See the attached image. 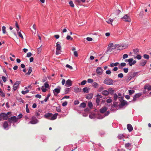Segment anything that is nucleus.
Returning <instances> with one entry per match:
<instances>
[{
    "mask_svg": "<svg viewBox=\"0 0 151 151\" xmlns=\"http://www.w3.org/2000/svg\"><path fill=\"white\" fill-rule=\"evenodd\" d=\"M104 83L108 85H113L114 83L113 81L110 78L106 79L104 81Z\"/></svg>",
    "mask_w": 151,
    "mask_h": 151,
    "instance_id": "20e7f679",
    "label": "nucleus"
},
{
    "mask_svg": "<svg viewBox=\"0 0 151 151\" xmlns=\"http://www.w3.org/2000/svg\"><path fill=\"white\" fill-rule=\"evenodd\" d=\"M144 88L145 90L147 89L148 91H150L151 90V85H146L144 86Z\"/></svg>",
    "mask_w": 151,
    "mask_h": 151,
    "instance_id": "412c9836",
    "label": "nucleus"
},
{
    "mask_svg": "<svg viewBox=\"0 0 151 151\" xmlns=\"http://www.w3.org/2000/svg\"><path fill=\"white\" fill-rule=\"evenodd\" d=\"M119 46V45L115 44L114 45V46L111 47L108 49H107V50L106 52V53H107L108 52H111L113 50L115 49L117 47Z\"/></svg>",
    "mask_w": 151,
    "mask_h": 151,
    "instance_id": "39448f33",
    "label": "nucleus"
},
{
    "mask_svg": "<svg viewBox=\"0 0 151 151\" xmlns=\"http://www.w3.org/2000/svg\"><path fill=\"white\" fill-rule=\"evenodd\" d=\"M81 89L79 88H75L74 91L75 92L78 93L81 91Z\"/></svg>",
    "mask_w": 151,
    "mask_h": 151,
    "instance_id": "473e14b6",
    "label": "nucleus"
},
{
    "mask_svg": "<svg viewBox=\"0 0 151 151\" xmlns=\"http://www.w3.org/2000/svg\"><path fill=\"white\" fill-rule=\"evenodd\" d=\"M133 52L136 55H138L139 53V49L138 48L134 49L133 50Z\"/></svg>",
    "mask_w": 151,
    "mask_h": 151,
    "instance_id": "5701e85b",
    "label": "nucleus"
},
{
    "mask_svg": "<svg viewBox=\"0 0 151 151\" xmlns=\"http://www.w3.org/2000/svg\"><path fill=\"white\" fill-rule=\"evenodd\" d=\"M69 4H70V5L72 7H73L74 6V4L73 3V1H70L69 2Z\"/></svg>",
    "mask_w": 151,
    "mask_h": 151,
    "instance_id": "09e8293b",
    "label": "nucleus"
},
{
    "mask_svg": "<svg viewBox=\"0 0 151 151\" xmlns=\"http://www.w3.org/2000/svg\"><path fill=\"white\" fill-rule=\"evenodd\" d=\"M142 95L141 93H138L135 94L133 97V99L132 101H135L137 100V98H138L140 97Z\"/></svg>",
    "mask_w": 151,
    "mask_h": 151,
    "instance_id": "9b49d317",
    "label": "nucleus"
},
{
    "mask_svg": "<svg viewBox=\"0 0 151 151\" xmlns=\"http://www.w3.org/2000/svg\"><path fill=\"white\" fill-rule=\"evenodd\" d=\"M124 137V136L123 134H119L117 136V138L119 139H123Z\"/></svg>",
    "mask_w": 151,
    "mask_h": 151,
    "instance_id": "2f4dec72",
    "label": "nucleus"
},
{
    "mask_svg": "<svg viewBox=\"0 0 151 151\" xmlns=\"http://www.w3.org/2000/svg\"><path fill=\"white\" fill-rule=\"evenodd\" d=\"M32 71V68L31 67L29 68V70L28 72L25 74L26 75H29Z\"/></svg>",
    "mask_w": 151,
    "mask_h": 151,
    "instance_id": "c756f323",
    "label": "nucleus"
},
{
    "mask_svg": "<svg viewBox=\"0 0 151 151\" xmlns=\"http://www.w3.org/2000/svg\"><path fill=\"white\" fill-rule=\"evenodd\" d=\"M125 147L127 149L131 150L132 147H131V144L130 143H126L125 144Z\"/></svg>",
    "mask_w": 151,
    "mask_h": 151,
    "instance_id": "dca6fc26",
    "label": "nucleus"
},
{
    "mask_svg": "<svg viewBox=\"0 0 151 151\" xmlns=\"http://www.w3.org/2000/svg\"><path fill=\"white\" fill-rule=\"evenodd\" d=\"M88 106L90 109H92L93 106L92 103L91 102H88Z\"/></svg>",
    "mask_w": 151,
    "mask_h": 151,
    "instance_id": "49530a36",
    "label": "nucleus"
},
{
    "mask_svg": "<svg viewBox=\"0 0 151 151\" xmlns=\"http://www.w3.org/2000/svg\"><path fill=\"white\" fill-rule=\"evenodd\" d=\"M147 62V60H142L139 64V65L143 67L146 64Z\"/></svg>",
    "mask_w": 151,
    "mask_h": 151,
    "instance_id": "a211bd4d",
    "label": "nucleus"
},
{
    "mask_svg": "<svg viewBox=\"0 0 151 151\" xmlns=\"http://www.w3.org/2000/svg\"><path fill=\"white\" fill-rule=\"evenodd\" d=\"M65 86H70L72 85V81L70 79H68L66 82Z\"/></svg>",
    "mask_w": 151,
    "mask_h": 151,
    "instance_id": "2eb2a0df",
    "label": "nucleus"
},
{
    "mask_svg": "<svg viewBox=\"0 0 151 151\" xmlns=\"http://www.w3.org/2000/svg\"><path fill=\"white\" fill-rule=\"evenodd\" d=\"M89 117L91 119H94L95 117V115L93 114H90L89 115Z\"/></svg>",
    "mask_w": 151,
    "mask_h": 151,
    "instance_id": "de8ad7c7",
    "label": "nucleus"
},
{
    "mask_svg": "<svg viewBox=\"0 0 151 151\" xmlns=\"http://www.w3.org/2000/svg\"><path fill=\"white\" fill-rule=\"evenodd\" d=\"M39 122V121L37 119H36L35 120H32L30 121L29 123V124H35Z\"/></svg>",
    "mask_w": 151,
    "mask_h": 151,
    "instance_id": "6ab92c4d",
    "label": "nucleus"
},
{
    "mask_svg": "<svg viewBox=\"0 0 151 151\" xmlns=\"http://www.w3.org/2000/svg\"><path fill=\"white\" fill-rule=\"evenodd\" d=\"M127 129L129 132H131L133 130V127L130 124H128L127 125Z\"/></svg>",
    "mask_w": 151,
    "mask_h": 151,
    "instance_id": "f3484780",
    "label": "nucleus"
},
{
    "mask_svg": "<svg viewBox=\"0 0 151 151\" xmlns=\"http://www.w3.org/2000/svg\"><path fill=\"white\" fill-rule=\"evenodd\" d=\"M130 75L132 77V78H134L136 76L137 74V72H131L129 73Z\"/></svg>",
    "mask_w": 151,
    "mask_h": 151,
    "instance_id": "4be33fe9",
    "label": "nucleus"
},
{
    "mask_svg": "<svg viewBox=\"0 0 151 151\" xmlns=\"http://www.w3.org/2000/svg\"><path fill=\"white\" fill-rule=\"evenodd\" d=\"M42 46V45H41V46L40 47H39L37 48V52H38V54L40 53L41 52V51L42 49V48L41 47Z\"/></svg>",
    "mask_w": 151,
    "mask_h": 151,
    "instance_id": "5fc2aeb1",
    "label": "nucleus"
},
{
    "mask_svg": "<svg viewBox=\"0 0 151 151\" xmlns=\"http://www.w3.org/2000/svg\"><path fill=\"white\" fill-rule=\"evenodd\" d=\"M96 71L98 74L101 75L102 73L103 70L101 67H99L97 68Z\"/></svg>",
    "mask_w": 151,
    "mask_h": 151,
    "instance_id": "f8f14e48",
    "label": "nucleus"
},
{
    "mask_svg": "<svg viewBox=\"0 0 151 151\" xmlns=\"http://www.w3.org/2000/svg\"><path fill=\"white\" fill-rule=\"evenodd\" d=\"M114 46V45L113 43H111L108 45L107 49L111 47H113Z\"/></svg>",
    "mask_w": 151,
    "mask_h": 151,
    "instance_id": "864d4df0",
    "label": "nucleus"
},
{
    "mask_svg": "<svg viewBox=\"0 0 151 151\" xmlns=\"http://www.w3.org/2000/svg\"><path fill=\"white\" fill-rule=\"evenodd\" d=\"M56 110L58 112H60L61 110L60 106L56 107Z\"/></svg>",
    "mask_w": 151,
    "mask_h": 151,
    "instance_id": "6e6d98bb",
    "label": "nucleus"
},
{
    "mask_svg": "<svg viewBox=\"0 0 151 151\" xmlns=\"http://www.w3.org/2000/svg\"><path fill=\"white\" fill-rule=\"evenodd\" d=\"M9 125V122L8 120L7 121H5L4 122L3 124V127L4 129L8 130V127Z\"/></svg>",
    "mask_w": 151,
    "mask_h": 151,
    "instance_id": "9d476101",
    "label": "nucleus"
},
{
    "mask_svg": "<svg viewBox=\"0 0 151 151\" xmlns=\"http://www.w3.org/2000/svg\"><path fill=\"white\" fill-rule=\"evenodd\" d=\"M114 91V90L111 88H109L108 90L109 93L111 94H112L113 93Z\"/></svg>",
    "mask_w": 151,
    "mask_h": 151,
    "instance_id": "c9c22d12",
    "label": "nucleus"
},
{
    "mask_svg": "<svg viewBox=\"0 0 151 151\" xmlns=\"http://www.w3.org/2000/svg\"><path fill=\"white\" fill-rule=\"evenodd\" d=\"M86 80H83L81 83V85L82 86L85 85L86 83Z\"/></svg>",
    "mask_w": 151,
    "mask_h": 151,
    "instance_id": "0e129e2a",
    "label": "nucleus"
},
{
    "mask_svg": "<svg viewBox=\"0 0 151 151\" xmlns=\"http://www.w3.org/2000/svg\"><path fill=\"white\" fill-rule=\"evenodd\" d=\"M143 56L144 58L145 59H148L149 58V55L146 54H144Z\"/></svg>",
    "mask_w": 151,
    "mask_h": 151,
    "instance_id": "680f3d73",
    "label": "nucleus"
},
{
    "mask_svg": "<svg viewBox=\"0 0 151 151\" xmlns=\"http://www.w3.org/2000/svg\"><path fill=\"white\" fill-rule=\"evenodd\" d=\"M75 1L77 4H80L81 2H85L86 0H75Z\"/></svg>",
    "mask_w": 151,
    "mask_h": 151,
    "instance_id": "b1692460",
    "label": "nucleus"
},
{
    "mask_svg": "<svg viewBox=\"0 0 151 151\" xmlns=\"http://www.w3.org/2000/svg\"><path fill=\"white\" fill-rule=\"evenodd\" d=\"M93 97V95L92 94H90L86 97L87 99H91Z\"/></svg>",
    "mask_w": 151,
    "mask_h": 151,
    "instance_id": "a19ab883",
    "label": "nucleus"
},
{
    "mask_svg": "<svg viewBox=\"0 0 151 151\" xmlns=\"http://www.w3.org/2000/svg\"><path fill=\"white\" fill-rule=\"evenodd\" d=\"M22 116H23V115H22V114L21 113L18 116V117H17V118H18V119H20L21 118H22Z\"/></svg>",
    "mask_w": 151,
    "mask_h": 151,
    "instance_id": "774afa93",
    "label": "nucleus"
},
{
    "mask_svg": "<svg viewBox=\"0 0 151 151\" xmlns=\"http://www.w3.org/2000/svg\"><path fill=\"white\" fill-rule=\"evenodd\" d=\"M119 64V63L118 62H116L115 63H112L110 64V66L111 67H112L114 66H117Z\"/></svg>",
    "mask_w": 151,
    "mask_h": 151,
    "instance_id": "72a5a7b5",
    "label": "nucleus"
},
{
    "mask_svg": "<svg viewBox=\"0 0 151 151\" xmlns=\"http://www.w3.org/2000/svg\"><path fill=\"white\" fill-rule=\"evenodd\" d=\"M90 89V88L87 87H85L83 89V92L85 93H88V90Z\"/></svg>",
    "mask_w": 151,
    "mask_h": 151,
    "instance_id": "a878e982",
    "label": "nucleus"
},
{
    "mask_svg": "<svg viewBox=\"0 0 151 151\" xmlns=\"http://www.w3.org/2000/svg\"><path fill=\"white\" fill-rule=\"evenodd\" d=\"M128 55L127 54H124L122 57V58L123 59H125L126 58H127L128 57Z\"/></svg>",
    "mask_w": 151,
    "mask_h": 151,
    "instance_id": "338daca9",
    "label": "nucleus"
},
{
    "mask_svg": "<svg viewBox=\"0 0 151 151\" xmlns=\"http://www.w3.org/2000/svg\"><path fill=\"white\" fill-rule=\"evenodd\" d=\"M92 86L94 88H97L99 86V84L96 82H93Z\"/></svg>",
    "mask_w": 151,
    "mask_h": 151,
    "instance_id": "c85d7f7f",
    "label": "nucleus"
},
{
    "mask_svg": "<svg viewBox=\"0 0 151 151\" xmlns=\"http://www.w3.org/2000/svg\"><path fill=\"white\" fill-rule=\"evenodd\" d=\"M35 115L37 116V118L38 119H40L41 117L40 116V113L38 112H36L35 113Z\"/></svg>",
    "mask_w": 151,
    "mask_h": 151,
    "instance_id": "a18cd8bd",
    "label": "nucleus"
},
{
    "mask_svg": "<svg viewBox=\"0 0 151 151\" xmlns=\"http://www.w3.org/2000/svg\"><path fill=\"white\" fill-rule=\"evenodd\" d=\"M58 114V113H55L53 115H52L51 117L50 118V119L51 120H54L56 119L57 117Z\"/></svg>",
    "mask_w": 151,
    "mask_h": 151,
    "instance_id": "aec40b11",
    "label": "nucleus"
},
{
    "mask_svg": "<svg viewBox=\"0 0 151 151\" xmlns=\"http://www.w3.org/2000/svg\"><path fill=\"white\" fill-rule=\"evenodd\" d=\"M58 88H56L53 90L54 95L55 96H57L60 92L61 88L60 86H58Z\"/></svg>",
    "mask_w": 151,
    "mask_h": 151,
    "instance_id": "423d86ee",
    "label": "nucleus"
},
{
    "mask_svg": "<svg viewBox=\"0 0 151 151\" xmlns=\"http://www.w3.org/2000/svg\"><path fill=\"white\" fill-rule=\"evenodd\" d=\"M86 104L85 102H83L80 105L79 107H82L84 108L86 107Z\"/></svg>",
    "mask_w": 151,
    "mask_h": 151,
    "instance_id": "e433bc0d",
    "label": "nucleus"
},
{
    "mask_svg": "<svg viewBox=\"0 0 151 151\" xmlns=\"http://www.w3.org/2000/svg\"><path fill=\"white\" fill-rule=\"evenodd\" d=\"M126 65V63H122L120 64V66L119 67V68L120 69H122V67L125 66Z\"/></svg>",
    "mask_w": 151,
    "mask_h": 151,
    "instance_id": "37998d69",
    "label": "nucleus"
},
{
    "mask_svg": "<svg viewBox=\"0 0 151 151\" xmlns=\"http://www.w3.org/2000/svg\"><path fill=\"white\" fill-rule=\"evenodd\" d=\"M134 90H129V94L132 95L134 93Z\"/></svg>",
    "mask_w": 151,
    "mask_h": 151,
    "instance_id": "8fccbe9b",
    "label": "nucleus"
},
{
    "mask_svg": "<svg viewBox=\"0 0 151 151\" xmlns=\"http://www.w3.org/2000/svg\"><path fill=\"white\" fill-rule=\"evenodd\" d=\"M8 120L9 122V125L10 126L12 122L14 123L17 122L18 118L16 116H14L9 118L8 119Z\"/></svg>",
    "mask_w": 151,
    "mask_h": 151,
    "instance_id": "f257e3e1",
    "label": "nucleus"
},
{
    "mask_svg": "<svg viewBox=\"0 0 151 151\" xmlns=\"http://www.w3.org/2000/svg\"><path fill=\"white\" fill-rule=\"evenodd\" d=\"M45 87V88H48L49 87V86L47 82H45L44 84Z\"/></svg>",
    "mask_w": 151,
    "mask_h": 151,
    "instance_id": "4d7b16f0",
    "label": "nucleus"
},
{
    "mask_svg": "<svg viewBox=\"0 0 151 151\" xmlns=\"http://www.w3.org/2000/svg\"><path fill=\"white\" fill-rule=\"evenodd\" d=\"M121 11L119 9H116L114 11V12L113 14H115L116 15H118L121 12Z\"/></svg>",
    "mask_w": 151,
    "mask_h": 151,
    "instance_id": "7c9ffc66",
    "label": "nucleus"
},
{
    "mask_svg": "<svg viewBox=\"0 0 151 151\" xmlns=\"http://www.w3.org/2000/svg\"><path fill=\"white\" fill-rule=\"evenodd\" d=\"M118 105V103L116 102L114 103L113 105L111 106L110 109L111 111H114L116 110L117 109Z\"/></svg>",
    "mask_w": 151,
    "mask_h": 151,
    "instance_id": "6e6552de",
    "label": "nucleus"
},
{
    "mask_svg": "<svg viewBox=\"0 0 151 151\" xmlns=\"http://www.w3.org/2000/svg\"><path fill=\"white\" fill-rule=\"evenodd\" d=\"M0 116H2L3 120H6L8 119L9 116L7 114L5 113H1L0 114Z\"/></svg>",
    "mask_w": 151,
    "mask_h": 151,
    "instance_id": "1a4fd4ad",
    "label": "nucleus"
},
{
    "mask_svg": "<svg viewBox=\"0 0 151 151\" xmlns=\"http://www.w3.org/2000/svg\"><path fill=\"white\" fill-rule=\"evenodd\" d=\"M18 35L19 36L21 37L22 39H23V37L21 33L20 32H18L17 33Z\"/></svg>",
    "mask_w": 151,
    "mask_h": 151,
    "instance_id": "e2e57ef3",
    "label": "nucleus"
},
{
    "mask_svg": "<svg viewBox=\"0 0 151 151\" xmlns=\"http://www.w3.org/2000/svg\"><path fill=\"white\" fill-rule=\"evenodd\" d=\"M18 86L17 85H14V84L13 86V90L14 91H16L17 89Z\"/></svg>",
    "mask_w": 151,
    "mask_h": 151,
    "instance_id": "052dcab7",
    "label": "nucleus"
},
{
    "mask_svg": "<svg viewBox=\"0 0 151 151\" xmlns=\"http://www.w3.org/2000/svg\"><path fill=\"white\" fill-rule=\"evenodd\" d=\"M69 91V88H66L65 89V94H66L68 93Z\"/></svg>",
    "mask_w": 151,
    "mask_h": 151,
    "instance_id": "3c124183",
    "label": "nucleus"
},
{
    "mask_svg": "<svg viewBox=\"0 0 151 151\" xmlns=\"http://www.w3.org/2000/svg\"><path fill=\"white\" fill-rule=\"evenodd\" d=\"M122 19H124V21L126 22H131V19L130 17L127 15H124Z\"/></svg>",
    "mask_w": 151,
    "mask_h": 151,
    "instance_id": "0eeeda50",
    "label": "nucleus"
},
{
    "mask_svg": "<svg viewBox=\"0 0 151 151\" xmlns=\"http://www.w3.org/2000/svg\"><path fill=\"white\" fill-rule=\"evenodd\" d=\"M117 98H118V96L117 95V94H116V93L114 94V100L115 101H116L117 99Z\"/></svg>",
    "mask_w": 151,
    "mask_h": 151,
    "instance_id": "13d9d810",
    "label": "nucleus"
},
{
    "mask_svg": "<svg viewBox=\"0 0 151 151\" xmlns=\"http://www.w3.org/2000/svg\"><path fill=\"white\" fill-rule=\"evenodd\" d=\"M52 115V114L51 113H46L44 115V117L46 119H50V117H51Z\"/></svg>",
    "mask_w": 151,
    "mask_h": 151,
    "instance_id": "4468645a",
    "label": "nucleus"
},
{
    "mask_svg": "<svg viewBox=\"0 0 151 151\" xmlns=\"http://www.w3.org/2000/svg\"><path fill=\"white\" fill-rule=\"evenodd\" d=\"M6 28L5 26H3L2 27V30L3 31V34H5L6 33Z\"/></svg>",
    "mask_w": 151,
    "mask_h": 151,
    "instance_id": "c03bdc74",
    "label": "nucleus"
},
{
    "mask_svg": "<svg viewBox=\"0 0 151 151\" xmlns=\"http://www.w3.org/2000/svg\"><path fill=\"white\" fill-rule=\"evenodd\" d=\"M109 94V91L106 90H104L102 92V94L105 96H107Z\"/></svg>",
    "mask_w": 151,
    "mask_h": 151,
    "instance_id": "393cba45",
    "label": "nucleus"
},
{
    "mask_svg": "<svg viewBox=\"0 0 151 151\" xmlns=\"http://www.w3.org/2000/svg\"><path fill=\"white\" fill-rule=\"evenodd\" d=\"M113 20H114V19H111V18H110L109 19H108V20H107V21H106V22L108 23L112 24V22Z\"/></svg>",
    "mask_w": 151,
    "mask_h": 151,
    "instance_id": "f704fd0d",
    "label": "nucleus"
},
{
    "mask_svg": "<svg viewBox=\"0 0 151 151\" xmlns=\"http://www.w3.org/2000/svg\"><path fill=\"white\" fill-rule=\"evenodd\" d=\"M66 38L67 40H69L70 39L71 40H73V38L71 37L70 35H68L67 36Z\"/></svg>",
    "mask_w": 151,
    "mask_h": 151,
    "instance_id": "69168bd1",
    "label": "nucleus"
},
{
    "mask_svg": "<svg viewBox=\"0 0 151 151\" xmlns=\"http://www.w3.org/2000/svg\"><path fill=\"white\" fill-rule=\"evenodd\" d=\"M28 104H27L26 105V111L27 113H29V111L28 108Z\"/></svg>",
    "mask_w": 151,
    "mask_h": 151,
    "instance_id": "603ef678",
    "label": "nucleus"
},
{
    "mask_svg": "<svg viewBox=\"0 0 151 151\" xmlns=\"http://www.w3.org/2000/svg\"><path fill=\"white\" fill-rule=\"evenodd\" d=\"M110 113V111H106L105 114H104V115L101 118H99V119H103L104 117H105V116H107Z\"/></svg>",
    "mask_w": 151,
    "mask_h": 151,
    "instance_id": "4c0bfd02",
    "label": "nucleus"
},
{
    "mask_svg": "<svg viewBox=\"0 0 151 151\" xmlns=\"http://www.w3.org/2000/svg\"><path fill=\"white\" fill-rule=\"evenodd\" d=\"M133 59L132 58H130L128 59V62L130 66H132V61Z\"/></svg>",
    "mask_w": 151,
    "mask_h": 151,
    "instance_id": "cd10ccee",
    "label": "nucleus"
},
{
    "mask_svg": "<svg viewBox=\"0 0 151 151\" xmlns=\"http://www.w3.org/2000/svg\"><path fill=\"white\" fill-rule=\"evenodd\" d=\"M21 81H17L16 82L14 83V85H17L18 86L19 84L20 83Z\"/></svg>",
    "mask_w": 151,
    "mask_h": 151,
    "instance_id": "bf43d9fd",
    "label": "nucleus"
},
{
    "mask_svg": "<svg viewBox=\"0 0 151 151\" xmlns=\"http://www.w3.org/2000/svg\"><path fill=\"white\" fill-rule=\"evenodd\" d=\"M141 56L139 54L137 55L136 57H134V59H137L138 60H140L141 59Z\"/></svg>",
    "mask_w": 151,
    "mask_h": 151,
    "instance_id": "58836bf2",
    "label": "nucleus"
},
{
    "mask_svg": "<svg viewBox=\"0 0 151 151\" xmlns=\"http://www.w3.org/2000/svg\"><path fill=\"white\" fill-rule=\"evenodd\" d=\"M107 108L105 106L103 107L99 110L100 112L102 114L104 113L107 110Z\"/></svg>",
    "mask_w": 151,
    "mask_h": 151,
    "instance_id": "ddd939ff",
    "label": "nucleus"
},
{
    "mask_svg": "<svg viewBox=\"0 0 151 151\" xmlns=\"http://www.w3.org/2000/svg\"><path fill=\"white\" fill-rule=\"evenodd\" d=\"M60 44V42H57L56 44V54L57 55L60 53L59 51L61 50V46Z\"/></svg>",
    "mask_w": 151,
    "mask_h": 151,
    "instance_id": "7ed1b4c3",
    "label": "nucleus"
},
{
    "mask_svg": "<svg viewBox=\"0 0 151 151\" xmlns=\"http://www.w3.org/2000/svg\"><path fill=\"white\" fill-rule=\"evenodd\" d=\"M0 95L3 97H5L4 93L2 92L1 89H0Z\"/></svg>",
    "mask_w": 151,
    "mask_h": 151,
    "instance_id": "79ce46f5",
    "label": "nucleus"
},
{
    "mask_svg": "<svg viewBox=\"0 0 151 151\" xmlns=\"http://www.w3.org/2000/svg\"><path fill=\"white\" fill-rule=\"evenodd\" d=\"M124 45H119V46L116 47L117 50H122L123 49Z\"/></svg>",
    "mask_w": 151,
    "mask_h": 151,
    "instance_id": "bb28decb",
    "label": "nucleus"
},
{
    "mask_svg": "<svg viewBox=\"0 0 151 151\" xmlns=\"http://www.w3.org/2000/svg\"><path fill=\"white\" fill-rule=\"evenodd\" d=\"M119 98H120L119 100L121 102V104L119 105V107H122L125 105L128 104L127 102L124 100H123V98L122 97H119Z\"/></svg>",
    "mask_w": 151,
    "mask_h": 151,
    "instance_id": "f03ea898",
    "label": "nucleus"
},
{
    "mask_svg": "<svg viewBox=\"0 0 151 151\" xmlns=\"http://www.w3.org/2000/svg\"><path fill=\"white\" fill-rule=\"evenodd\" d=\"M96 103L97 106L99 105L100 102V99L99 98H97L96 100Z\"/></svg>",
    "mask_w": 151,
    "mask_h": 151,
    "instance_id": "ea45409f",
    "label": "nucleus"
}]
</instances>
